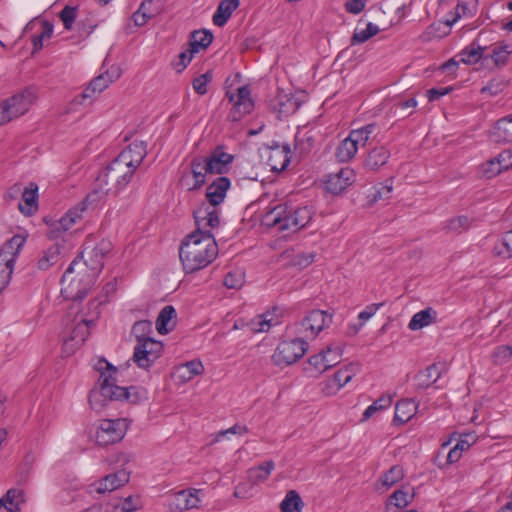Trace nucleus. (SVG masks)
Listing matches in <instances>:
<instances>
[{"label":"nucleus","mask_w":512,"mask_h":512,"mask_svg":"<svg viewBox=\"0 0 512 512\" xmlns=\"http://www.w3.org/2000/svg\"><path fill=\"white\" fill-rule=\"evenodd\" d=\"M375 130V124H368L358 129H353L336 148L335 157L341 163L351 161L357 154L360 147H364L370 135Z\"/></svg>","instance_id":"obj_9"},{"label":"nucleus","mask_w":512,"mask_h":512,"mask_svg":"<svg viewBox=\"0 0 512 512\" xmlns=\"http://www.w3.org/2000/svg\"><path fill=\"white\" fill-rule=\"evenodd\" d=\"M391 154L385 146H379L371 149L363 160V168L367 172H377L385 166Z\"/></svg>","instance_id":"obj_25"},{"label":"nucleus","mask_w":512,"mask_h":512,"mask_svg":"<svg viewBox=\"0 0 512 512\" xmlns=\"http://www.w3.org/2000/svg\"><path fill=\"white\" fill-rule=\"evenodd\" d=\"M357 371V364H349L339 369L331 379L325 382L323 391L328 395L336 394L341 388L351 381Z\"/></svg>","instance_id":"obj_22"},{"label":"nucleus","mask_w":512,"mask_h":512,"mask_svg":"<svg viewBox=\"0 0 512 512\" xmlns=\"http://www.w3.org/2000/svg\"><path fill=\"white\" fill-rule=\"evenodd\" d=\"M25 502L24 492L19 488L9 489L0 498V512H19L20 505Z\"/></svg>","instance_id":"obj_27"},{"label":"nucleus","mask_w":512,"mask_h":512,"mask_svg":"<svg viewBox=\"0 0 512 512\" xmlns=\"http://www.w3.org/2000/svg\"><path fill=\"white\" fill-rule=\"evenodd\" d=\"M512 357V346L509 345H501L498 346L493 354V362L498 365H502L510 360Z\"/></svg>","instance_id":"obj_57"},{"label":"nucleus","mask_w":512,"mask_h":512,"mask_svg":"<svg viewBox=\"0 0 512 512\" xmlns=\"http://www.w3.org/2000/svg\"><path fill=\"white\" fill-rule=\"evenodd\" d=\"M379 27L373 23H368L365 29H355L351 38V44H361L369 40L371 37L377 35Z\"/></svg>","instance_id":"obj_47"},{"label":"nucleus","mask_w":512,"mask_h":512,"mask_svg":"<svg viewBox=\"0 0 512 512\" xmlns=\"http://www.w3.org/2000/svg\"><path fill=\"white\" fill-rule=\"evenodd\" d=\"M231 186L229 178L221 176L216 178L206 189V198L208 205L217 207L221 204L225 197L228 189Z\"/></svg>","instance_id":"obj_26"},{"label":"nucleus","mask_w":512,"mask_h":512,"mask_svg":"<svg viewBox=\"0 0 512 512\" xmlns=\"http://www.w3.org/2000/svg\"><path fill=\"white\" fill-rule=\"evenodd\" d=\"M191 174L195 182L189 189H198L203 186L206 181V175L209 174L204 158H194L191 161Z\"/></svg>","instance_id":"obj_37"},{"label":"nucleus","mask_w":512,"mask_h":512,"mask_svg":"<svg viewBox=\"0 0 512 512\" xmlns=\"http://www.w3.org/2000/svg\"><path fill=\"white\" fill-rule=\"evenodd\" d=\"M366 5V0H350L345 4L346 11L352 14L360 13Z\"/></svg>","instance_id":"obj_63"},{"label":"nucleus","mask_w":512,"mask_h":512,"mask_svg":"<svg viewBox=\"0 0 512 512\" xmlns=\"http://www.w3.org/2000/svg\"><path fill=\"white\" fill-rule=\"evenodd\" d=\"M393 405V398L391 395H382L375 400L364 411L362 416H373L377 413H386Z\"/></svg>","instance_id":"obj_42"},{"label":"nucleus","mask_w":512,"mask_h":512,"mask_svg":"<svg viewBox=\"0 0 512 512\" xmlns=\"http://www.w3.org/2000/svg\"><path fill=\"white\" fill-rule=\"evenodd\" d=\"M96 370L100 373V390L90 394V403L98 400L100 396L109 400L130 399V391L125 387L117 385L119 369L105 359H99L95 364Z\"/></svg>","instance_id":"obj_6"},{"label":"nucleus","mask_w":512,"mask_h":512,"mask_svg":"<svg viewBox=\"0 0 512 512\" xmlns=\"http://www.w3.org/2000/svg\"><path fill=\"white\" fill-rule=\"evenodd\" d=\"M38 27L39 35L34 37V53L44 47L53 34V25L43 19L34 20V28Z\"/></svg>","instance_id":"obj_35"},{"label":"nucleus","mask_w":512,"mask_h":512,"mask_svg":"<svg viewBox=\"0 0 512 512\" xmlns=\"http://www.w3.org/2000/svg\"><path fill=\"white\" fill-rule=\"evenodd\" d=\"M234 157L220 149H216L204 158L209 174H223L228 171Z\"/></svg>","instance_id":"obj_24"},{"label":"nucleus","mask_w":512,"mask_h":512,"mask_svg":"<svg viewBox=\"0 0 512 512\" xmlns=\"http://www.w3.org/2000/svg\"><path fill=\"white\" fill-rule=\"evenodd\" d=\"M11 121L21 117L30 109L32 92L25 89L2 101Z\"/></svg>","instance_id":"obj_18"},{"label":"nucleus","mask_w":512,"mask_h":512,"mask_svg":"<svg viewBox=\"0 0 512 512\" xmlns=\"http://www.w3.org/2000/svg\"><path fill=\"white\" fill-rule=\"evenodd\" d=\"M27 238L28 233L14 235L0 248V294L10 282L15 259L21 252Z\"/></svg>","instance_id":"obj_8"},{"label":"nucleus","mask_w":512,"mask_h":512,"mask_svg":"<svg viewBox=\"0 0 512 512\" xmlns=\"http://www.w3.org/2000/svg\"><path fill=\"white\" fill-rule=\"evenodd\" d=\"M129 479L130 473L125 469H120L114 473L106 475L93 486H95V491L97 493L102 494L105 492L114 491L124 486L126 483L129 482Z\"/></svg>","instance_id":"obj_23"},{"label":"nucleus","mask_w":512,"mask_h":512,"mask_svg":"<svg viewBox=\"0 0 512 512\" xmlns=\"http://www.w3.org/2000/svg\"><path fill=\"white\" fill-rule=\"evenodd\" d=\"M162 352V342L146 339L135 345L132 359L139 368L148 369L162 355Z\"/></svg>","instance_id":"obj_13"},{"label":"nucleus","mask_w":512,"mask_h":512,"mask_svg":"<svg viewBox=\"0 0 512 512\" xmlns=\"http://www.w3.org/2000/svg\"><path fill=\"white\" fill-rule=\"evenodd\" d=\"M341 357L342 349L339 346H328L318 354L311 356L308 363L313 372L321 374L337 365L341 361Z\"/></svg>","instance_id":"obj_16"},{"label":"nucleus","mask_w":512,"mask_h":512,"mask_svg":"<svg viewBox=\"0 0 512 512\" xmlns=\"http://www.w3.org/2000/svg\"><path fill=\"white\" fill-rule=\"evenodd\" d=\"M275 464L272 460L265 461L256 467L248 470V480L251 484L256 485L267 480L273 471Z\"/></svg>","instance_id":"obj_32"},{"label":"nucleus","mask_w":512,"mask_h":512,"mask_svg":"<svg viewBox=\"0 0 512 512\" xmlns=\"http://www.w3.org/2000/svg\"><path fill=\"white\" fill-rule=\"evenodd\" d=\"M139 498L132 495L112 504L110 512H134L138 508Z\"/></svg>","instance_id":"obj_52"},{"label":"nucleus","mask_w":512,"mask_h":512,"mask_svg":"<svg viewBox=\"0 0 512 512\" xmlns=\"http://www.w3.org/2000/svg\"><path fill=\"white\" fill-rule=\"evenodd\" d=\"M176 316V311L173 306H165L159 313L156 319V329L160 334H167L170 329L167 327L168 323Z\"/></svg>","instance_id":"obj_44"},{"label":"nucleus","mask_w":512,"mask_h":512,"mask_svg":"<svg viewBox=\"0 0 512 512\" xmlns=\"http://www.w3.org/2000/svg\"><path fill=\"white\" fill-rule=\"evenodd\" d=\"M146 155V144L143 141H134L127 146L98 175L93 190L87 195L85 201L94 203L110 193L117 194L124 189Z\"/></svg>","instance_id":"obj_1"},{"label":"nucleus","mask_w":512,"mask_h":512,"mask_svg":"<svg viewBox=\"0 0 512 512\" xmlns=\"http://www.w3.org/2000/svg\"><path fill=\"white\" fill-rule=\"evenodd\" d=\"M218 255V246L212 234L202 236L191 233L185 237L179 249V257L186 273L207 267Z\"/></svg>","instance_id":"obj_2"},{"label":"nucleus","mask_w":512,"mask_h":512,"mask_svg":"<svg viewBox=\"0 0 512 512\" xmlns=\"http://www.w3.org/2000/svg\"><path fill=\"white\" fill-rule=\"evenodd\" d=\"M495 158L503 171L508 170L509 168L512 167V151L511 150H503Z\"/></svg>","instance_id":"obj_62"},{"label":"nucleus","mask_w":512,"mask_h":512,"mask_svg":"<svg viewBox=\"0 0 512 512\" xmlns=\"http://www.w3.org/2000/svg\"><path fill=\"white\" fill-rule=\"evenodd\" d=\"M96 276L80 260H73L61 279V293L70 300L83 299L93 286Z\"/></svg>","instance_id":"obj_5"},{"label":"nucleus","mask_w":512,"mask_h":512,"mask_svg":"<svg viewBox=\"0 0 512 512\" xmlns=\"http://www.w3.org/2000/svg\"><path fill=\"white\" fill-rule=\"evenodd\" d=\"M288 153L285 149H273L269 157V162L274 170H284L289 164Z\"/></svg>","instance_id":"obj_51"},{"label":"nucleus","mask_w":512,"mask_h":512,"mask_svg":"<svg viewBox=\"0 0 512 512\" xmlns=\"http://www.w3.org/2000/svg\"><path fill=\"white\" fill-rule=\"evenodd\" d=\"M200 490L187 489L178 491L167 498V505L171 512H182L193 508H198Z\"/></svg>","instance_id":"obj_17"},{"label":"nucleus","mask_w":512,"mask_h":512,"mask_svg":"<svg viewBox=\"0 0 512 512\" xmlns=\"http://www.w3.org/2000/svg\"><path fill=\"white\" fill-rule=\"evenodd\" d=\"M238 6L239 0H221L212 18L214 25L223 27Z\"/></svg>","instance_id":"obj_30"},{"label":"nucleus","mask_w":512,"mask_h":512,"mask_svg":"<svg viewBox=\"0 0 512 512\" xmlns=\"http://www.w3.org/2000/svg\"><path fill=\"white\" fill-rule=\"evenodd\" d=\"M417 412L418 404L410 398L399 400L394 408V416H416Z\"/></svg>","instance_id":"obj_49"},{"label":"nucleus","mask_w":512,"mask_h":512,"mask_svg":"<svg viewBox=\"0 0 512 512\" xmlns=\"http://www.w3.org/2000/svg\"><path fill=\"white\" fill-rule=\"evenodd\" d=\"M245 282L244 272L241 270H234L226 274L224 278V285L229 289H240Z\"/></svg>","instance_id":"obj_53"},{"label":"nucleus","mask_w":512,"mask_h":512,"mask_svg":"<svg viewBox=\"0 0 512 512\" xmlns=\"http://www.w3.org/2000/svg\"><path fill=\"white\" fill-rule=\"evenodd\" d=\"M382 306L383 303H373L366 306V308L358 314V319L360 320L361 323L359 327H356L354 329V334H356L359 331V329L364 325V323L368 321L372 316H374Z\"/></svg>","instance_id":"obj_58"},{"label":"nucleus","mask_w":512,"mask_h":512,"mask_svg":"<svg viewBox=\"0 0 512 512\" xmlns=\"http://www.w3.org/2000/svg\"><path fill=\"white\" fill-rule=\"evenodd\" d=\"M307 349V342L300 337L282 341L276 347L272 361L277 366L291 365L301 359Z\"/></svg>","instance_id":"obj_12"},{"label":"nucleus","mask_w":512,"mask_h":512,"mask_svg":"<svg viewBox=\"0 0 512 512\" xmlns=\"http://www.w3.org/2000/svg\"><path fill=\"white\" fill-rule=\"evenodd\" d=\"M60 259V249L58 246L53 245L43 252L39 258L37 266L40 270H48L51 266L58 263Z\"/></svg>","instance_id":"obj_43"},{"label":"nucleus","mask_w":512,"mask_h":512,"mask_svg":"<svg viewBox=\"0 0 512 512\" xmlns=\"http://www.w3.org/2000/svg\"><path fill=\"white\" fill-rule=\"evenodd\" d=\"M356 180L355 172L350 167H343L335 173H330L325 180V188L332 194L339 195Z\"/></svg>","instance_id":"obj_20"},{"label":"nucleus","mask_w":512,"mask_h":512,"mask_svg":"<svg viewBox=\"0 0 512 512\" xmlns=\"http://www.w3.org/2000/svg\"><path fill=\"white\" fill-rule=\"evenodd\" d=\"M213 75L211 71H207L204 74L194 78L192 82L193 89L199 95H204L208 91V85L212 81Z\"/></svg>","instance_id":"obj_54"},{"label":"nucleus","mask_w":512,"mask_h":512,"mask_svg":"<svg viewBox=\"0 0 512 512\" xmlns=\"http://www.w3.org/2000/svg\"><path fill=\"white\" fill-rule=\"evenodd\" d=\"M78 11L76 7H72L69 5H66L61 12L59 13V17L61 21L63 22L64 28L66 30H71L73 27V24L77 18Z\"/></svg>","instance_id":"obj_56"},{"label":"nucleus","mask_w":512,"mask_h":512,"mask_svg":"<svg viewBox=\"0 0 512 512\" xmlns=\"http://www.w3.org/2000/svg\"><path fill=\"white\" fill-rule=\"evenodd\" d=\"M471 225V219L466 215H460L448 219L444 224V229L451 233H461Z\"/></svg>","instance_id":"obj_45"},{"label":"nucleus","mask_w":512,"mask_h":512,"mask_svg":"<svg viewBox=\"0 0 512 512\" xmlns=\"http://www.w3.org/2000/svg\"><path fill=\"white\" fill-rule=\"evenodd\" d=\"M485 48L476 45L475 43L470 44L468 47L463 49L457 57L459 58V62L465 64H476L480 59L487 60L488 57L484 55Z\"/></svg>","instance_id":"obj_36"},{"label":"nucleus","mask_w":512,"mask_h":512,"mask_svg":"<svg viewBox=\"0 0 512 512\" xmlns=\"http://www.w3.org/2000/svg\"><path fill=\"white\" fill-rule=\"evenodd\" d=\"M4 197L7 201H18V210L22 215H32V189L29 185L15 184L6 191Z\"/></svg>","instance_id":"obj_19"},{"label":"nucleus","mask_w":512,"mask_h":512,"mask_svg":"<svg viewBox=\"0 0 512 512\" xmlns=\"http://www.w3.org/2000/svg\"><path fill=\"white\" fill-rule=\"evenodd\" d=\"M441 376V367L437 364L428 366L417 375L418 386L428 388L434 384Z\"/></svg>","instance_id":"obj_38"},{"label":"nucleus","mask_w":512,"mask_h":512,"mask_svg":"<svg viewBox=\"0 0 512 512\" xmlns=\"http://www.w3.org/2000/svg\"><path fill=\"white\" fill-rule=\"evenodd\" d=\"M503 172L496 158H492L483 164V173L487 178H492Z\"/></svg>","instance_id":"obj_60"},{"label":"nucleus","mask_w":512,"mask_h":512,"mask_svg":"<svg viewBox=\"0 0 512 512\" xmlns=\"http://www.w3.org/2000/svg\"><path fill=\"white\" fill-rule=\"evenodd\" d=\"M333 316L324 310H312L297 325V333L303 340H314L332 324Z\"/></svg>","instance_id":"obj_11"},{"label":"nucleus","mask_w":512,"mask_h":512,"mask_svg":"<svg viewBox=\"0 0 512 512\" xmlns=\"http://www.w3.org/2000/svg\"><path fill=\"white\" fill-rule=\"evenodd\" d=\"M112 249L113 244L108 239L99 241L89 239L84 243L80 257L75 260H80L90 273L98 277L104 267L105 259Z\"/></svg>","instance_id":"obj_7"},{"label":"nucleus","mask_w":512,"mask_h":512,"mask_svg":"<svg viewBox=\"0 0 512 512\" xmlns=\"http://www.w3.org/2000/svg\"><path fill=\"white\" fill-rule=\"evenodd\" d=\"M153 0H144L138 10L133 14L132 19L136 26L141 27L144 26L148 20L149 15L145 14L143 10L146 9V6H152Z\"/></svg>","instance_id":"obj_59"},{"label":"nucleus","mask_w":512,"mask_h":512,"mask_svg":"<svg viewBox=\"0 0 512 512\" xmlns=\"http://www.w3.org/2000/svg\"><path fill=\"white\" fill-rule=\"evenodd\" d=\"M127 428V418H101L96 424L95 442L102 447L119 442L125 436Z\"/></svg>","instance_id":"obj_10"},{"label":"nucleus","mask_w":512,"mask_h":512,"mask_svg":"<svg viewBox=\"0 0 512 512\" xmlns=\"http://www.w3.org/2000/svg\"><path fill=\"white\" fill-rule=\"evenodd\" d=\"M316 132L308 127L298 129L295 135L294 148L301 155L309 153L315 144Z\"/></svg>","instance_id":"obj_28"},{"label":"nucleus","mask_w":512,"mask_h":512,"mask_svg":"<svg viewBox=\"0 0 512 512\" xmlns=\"http://www.w3.org/2000/svg\"><path fill=\"white\" fill-rule=\"evenodd\" d=\"M229 101L233 103V107L229 113L232 121H239L245 115L249 114L254 108V102L251 98V91L247 86L239 87L236 93L228 91L226 93Z\"/></svg>","instance_id":"obj_14"},{"label":"nucleus","mask_w":512,"mask_h":512,"mask_svg":"<svg viewBox=\"0 0 512 512\" xmlns=\"http://www.w3.org/2000/svg\"><path fill=\"white\" fill-rule=\"evenodd\" d=\"M213 41V35L208 30L194 31L191 34L189 46L192 48V52L198 53L201 50L206 49Z\"/></svg>","instance_id":"obj_39"},{"label":"nucleus","mask_w":512,"mask_h":512,"mask_svg":"<svg viewBox=\"0 0 512 512\" xmlns=\"http://www.w3.org/2000/svg\"><path fill=\"white\" fill-rule=\"evenodd\" d=\"M437 315V311L432 307L423 309L412 316L408 324V328L411 331H417L431 324H434L437 321Z\"/></svg>","instance_id":"obj_29"},{"label":"nucleus","mask_w":512,"mask_h":512,"mask_svg":"<svg viewBox=\"0 0 512 512\" xmlns=\"http://www.w3.org/2000/svg\"><path fill=\"white\" fill-rule=\"evenodd\" d=\"M194 219L197 229L193 233H199L202 236L212 234L211 230L220 225L218 208L207 203H202L194 211Z\"/></svg>","instance_id":"obj_15"},{"label":"nucleus","mask_w":512,"mask_h":512,"mask_svg":"<svg viewBox=\"0 0 512 512\" xmlns=\"http://www.w3.org/2000/svg\"><path fill=\"white\" fill-rule=\"evenodd\" d=\"M454 16L452 18V20H447V24L449 26L453 25L454 23H456L459 19H461L462 17H465V16H468V15H471V11L468 7L467 4L465 3H459L456 7H455V10H454Z\"/></svg>","instance_id":"obj_61"},{"label":"nucleus","mask_w":512,"mask_h":512,"mask_svg":"<svg viewBox=\"0 0 512 512\" xmlns=\"http://www.w3.org/2000/svg\"><path fill=\"white\" fill-rule=\"evenodd\" d=\"M492 137L496 142H512V114L496 122Z\"/></svg>","instance_id":"obj_31"},{"label":"nucleus","mask_w":512,"mask_h":512,"mask_svg":"<svg viewBox=\"0 0 512 512\" xmlns=\"http://www.w3.org/2000/svg\"><path fill=\"white\" fill-rule=\"evenodd\" d=\"M189 372H191L192 376H197L202 374L204 371V367L200 361H189L182 364Z\"/></svg>","instance_id":"obj_64"},{"label":"nucleus","mask_w":512,"mask_h":512,"mask_svg":"<svg viewBox=\"0 0 512 512\" xmlns=\"http://www.w3.org/2000/svg\"><path fill=\"white\" fill-rule=\"evenodd\" d=\"M413 495L409 496L407 492L402 489L394 491L386 502V510L389 512L391 507L404 508L410 504Z\"/></svg>","instance_id":"obj_46"},{"label":"nucleus","mask_w":512,"mask_h":512,"mask_svg":"<svg viewBox=\"0 0 512 512\" xmlns=\"http://www.w3.org/2000/svg\"><path fill=\"white\" fill-rule=\"evenodd\" d=\"M131 333L137 339V343L152 339L149 336L152 333V323L148 320L137 321L132 326Z\"/></svg>","instance_id":"obj_50"},{"label":"nucleus","mask_w":512,"mask_h":512,"mask_svg":"<svg viewBox=\"0 0 512 512\" xmlns=\"http://www.w3.org/2000/svg\"><path fill=\"white\" fill-rule=\"evenodd\" d=\"M99 312L87 318L79 313L77 304H73L63 319V350L67 355L74 353L87 339L91 326L98 318Z\"/></svg>","instance_id":"obj_4"},{"label":"nucleus","mask_w":512,"mask_h":512,"mask_svg":"<svg viewBox=\"0 0 512 512\" xmlns=\"http://www.w3.org/2000/svg\"><path fill=\"white\" fill-rule=\"evenodd\" d=\"M247 431H248V429H247L246 426H243V425H240V424H235V425H233L232 427H230L228 429L221 430V431L217 432L214 435V438L210 442V444H214L216 442H219L222 439H224L225 437H228L229 435L242 436V435L246 434Z\"/></svg>","instance_id":"obj_55"},{"label":"nucleus","mask_w":512,"mask_h":512,"mask_svg":"<svg viewBox=\"0 0 512 512\" xmlns=\"http://www.w3.org/2000/svg\"><path fill=\"white\" fill-rule=\"evenodd\" d=\"M84 210V206H77L68 210L65 215H63L56 223V230L65 232L71 229L77 222L82 219V213Z\"/></svg>","instance_id":"obj_34"},{"label":"nucleus","mask_w":512,"mask_h":512,"mask_svg":"<svg viewBox=\"0 0 512 512\" xmlns=\"http://www.w3.org/2000/svg\"><path fill=\"white\" fill-rule=\"evenodd\" d=\"M404 477V470L401 466H392L388 471L380 476L378 483L385 489L388 490L394 484L402 480Z\"/></svg>","instance_id":"obj_40"},{"label":"nucleus","mask_w":512,"mask_h":512,"mask_svg":"<svg viewBox=\"0 0 512 512\" xmlns=\"http://www.w3.org/2000/svg\"><path fill=\"white\" fill-rule=\"evenodd\" d=\"M302 507L303 501L295 490L288 491L280 504L282 512H301Z\"/></svg>","instance_id":"obj_41"},{"label":"nucleus","mask_w":512,"mask_h":512,"mask_svg":"<svg viewBox=\"0 0 512 512\" xmlns=\"http://www.w3.org/2000/svg\"><path fill=\"white\" fill-rule=\"evenodd\" d=\"M313 214L312 209L307 206L292 207L284 203L268 211L263 216V223L281 232H296L310 223Z\"/></svg>","instance_id":"obj_3"},{"label":"nucleus","mask_w":512,"mask_h":512,"mask_svg":"<svg viewBox=\"0 0 512 512\" xmlns=\"http://www.w3.org/2000/svg\"><path fill=\"white\" fill-rule=\"evenodd\" d=\"M121 75V70L117 66H112L104 73H101L95 77L86 89L82 92V99L91 98L96 94H100L104 91L112 82L117 80Z\"/></svg>","instance_id":"obj_21"},{"label":"nucleus","mask_w":512,"mask_h":512,"mask_svg":"<svg viewBox=\"0 0 512 512\" xmlns=\"http://www.w3.org/2000/svg\"><path fill=\"white\" fill-rule=\"evenodd\" d=\"M278 322L274 319V316L270 312H266L260 315H257L253 319H251L247 326L254 333L267 332L269 329L276 325Z\"/></svg>","instance_id":"obj_33"},{"label":"nucleus","mask_w":512,"mask_h":512,"mask_svg":"<svg viewBox=\"0 0 512 512\" xmlns=\"http://www.w3.org/2000/svg\"><path fill=\"white\" fill-rule=\"evenodd\" d=\"M511 54V50L509 46L503 44H496L492 52L489 55H486L488 59H491L495 66H503L507 63L509 56Z\"/></svg>","instance_id":"obj_48"}]
</instances>
